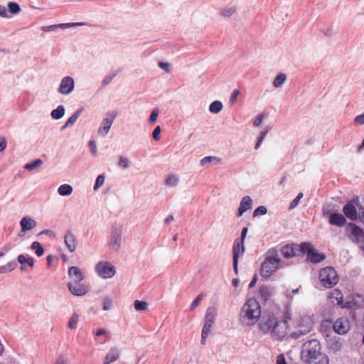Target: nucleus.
<instances>
[{"mask_svg": "<svg viewBox=\"0 0 364 364\" xmlns=\"http://www.w3.org/2000/svg\"><path fill=\"white\" fill-rule=\"evenodd\" d=\"M259 331L263 334H269L277 341H283L289 337L290 326L286 319H279L274 315L264 316L258 324Z\"/></svg>", "mask_w": 364, "mask_h": 364, "instance_id": "f257e3e1", "label": "nucleus"}, {"mask_svg": "<svg viewBox=\"0 0 364 364\" xmlns=\"http://www.w3.org/2000/svg\"><path fill=\"white\" fill-rule=\"evenodd\" d=\"M261 306L254 298L249 299L243 304L240 313V321L245 326L255 325L261 316Z\"/></svg>", "mask_w": 364, "mask_h": 364, "instance_id": "f03ea898", "label": "nucleus"}, {"mask_svg": "<svg viewBox=\"0 0 364 364\" xmlns=\"http://www.w3.org/2000/svg\"><path fill=\"white\" fill-rule=\"evenodd\" d=\"M280 262L281 259L277 250L275 249L269 250L267 252L266 259L261 265V276L266 278L272 276L279 269Z\"/></svg>", "mask_w": 364, "mask_h": 364, "instance_id": "7ed1b4c3", "label": "nucleus"}, {"mask_svg": "<svg viewBox=\"0 0 364 364\" xmlns=\"http://www.w3.org/2000/svg\"><path fill=\"white\" fill-rule=\"evenodd\" d=\"M318 278L321 285L326 289L334 287L340 279L338 272L331 266L321 268L318 272Z\"/></svg>", "mask_w": 364, "mask_h": 364, "instance_id": "20e7f679", "label": "nucleus"}, {"mask_svg": "<svg viewBox=\"0 0 364 364\" xmlns=\"http://www.w3.org/2000/svg\"><path fill=\"white\" fill-rule=\"evenodd\" d=\"M321 350V344L316 339H312L304 343L301 349V358L304 362L308 364L313 360L316 359L318 356L322 354Z\"/></svg>", "mask_w": 364, "mask_h": 364, "instance_id": "39448f33", "label": "nucleus"}, {"mask_svg": "<svg viewBox=\"0 0 364 364\" xmlns=\"http://www.w3.org/2000/svg\"><path fill=\"white\" fill-rule=\"evenodd\" d=\"M307 245H304V242L301 244H291L286 245L282 248V254L285 258H291L296 256L303 255V249L306 247Z\"/></svg>", "mask_w": 364, "mask_h": 364, "instance_id": "423d86ee", "label": "nucleus"}, {"mask_svg": "<svg viewBox=\"0 0 364 364\" xmlns=\"http://www.w3.org/2000/svg\"><path fill=\"white\" fill-rule=\"evenodd\" d=\"M348 237L357 244H360V249L364 250V231L355 224L349 225Z\"/></svg>", "mask_w": 364, "mask_h": 364, "instance_id": "0eeeda50", "label": "nucleus"}, {"mask_svg": "<svg viewBox=\"0 0 364 364\" xmlns=\"http://www.w3.org/2000/svg\"><path fill=\"white\" fill-rule=\"evenodd\" d=\"M304 245H307V246L303 249V255L307 253V259L311 262L316 264L325 259L326 255L318 252L311 243L304 242Z\"/></svg>", "mask_w": 364, "mask_h": 364, "instance_id": "6e6552de", "label": "nucleus"}, {"mask_svg": "<svg viewBox=\"0 0 364 364\" xmlns=\"http://www.w3.org/2000/svg\"><path fill=\"white\" fill-rule=\"evenodd\" d=\"M98 275L104 279L112 277L115 274L114 267L107 262H100L95 266Z\"/></svg>", "mask_w": 364, "mask_h": 364, "instance_id": "1a4fd4ad", "label": "nucleus"}, {"mask_svg": "<svg viewBox=\"0 0 364 364\" xmlns=\"http://www.w3.org/2000/svg\"><path fill=\"white\" fill-rule=\"evenodd\" d=\"M122 230L120 228L114 226L111 230L109 245L113 250L119 251L121 248Z\"/></svg>", "mask_w": 364, "mask_h": 364, "instance_id": "9d476101", "label": "nucleus"}, {"mask_svg": "<svg viewBox=\"0 0 364 364\" xmlns=\"http://www.w3.org/2000/svg\"><path fill=\"white\" fill-rule=\"evenodd\" d=\"M75 87V81L73 77L66 76L61 80L58 92L64 95L70 94Z\"/></svg>", "mask_w": 364, "mask_h": 364, "instance_id": "9b49d317", "label": "nucleus"}, {"mask_svg": "<svg viewBox=\"0 0 364 364\" xmlns=\"http://www.w3.org/2000/svg\"><path fill=\"white\" fill-rule=\"evenodd\" d=\"M115 115L112 112H107L106 117L102 120V124L98 129V134L102 136H105L109 132L112 124L115 119Z\"/></svg>", "mask_w": 364, "mask_h": 364, "instance_id": "f8f14e48", "label": "nucleus"}, {"mask_svg": "<svg viewBox=\"0 0 364 364\" xmlns=\"http://www.w3.org/2000/svg\"><path fill=\"white\" fill-rule=\"evenodd\" d=\"M233 252V266L235 271L237 270L238 257L242 256L245 252L244 242L242 240H236L232 247Z\"/></svg>", "mask_w": 364, "mask_h": 364, "instance_id": "ddd939ff", "label": "nucleus"}, {"mask_svg": "<svg viewBox=\"0 0 364 364\" xmlns=\"http://www.w3.org/2000/svg\"><path fill=\"white\" fill-rule=\"evenodd\" d=\"M68 287L72 294L77 296H82L89 291V287L87 285L74 282H68Z\"/></svg>", "mask_w": 364, "mask_h": 364, "instance_id": "4468645a", "label": "nucleus"}, {"mask_svg": "<svg viewBox=\"0 0 364 364\" xmlns=\"http://www.w3.org/2000/svg\"><path fill=\"white\" fill-rule=\"evenodd\" d=\"M335 332L338 334H345L350 330V323L346 318H339L333 326Z\"/></svg>", "mask_w": 364, "mask_h": 364, "instance_id": "2eb2a0df", "label": "nucleus"}, {"mask_svg": "<svg viewBox=\"0 0 364 364\" xmlns=\"http://www.w3.org/2000/svg\"><path fill=\"white\" fill-rule=\"evenodd\" d=\"M65 245L70 252H74L77 248V238L71 230H68L64 236Z\"/></svg>", "mask_w": 364, "mask_h": 364, "instance_id": "dca6fc26", "label": "nucleus"}, {"mask_svg": "<svg viewBox=\"0 0 364 364\" xmlns=\"http://www.w3.org/2000/svg\"><path fill=\"white\" fill-rule=\"evenodd\" d=\"M20 225L21 227V231L18 234L20 237L23 236L21 232H24L33 229L37 225V222L28 216L23 217L20 221Z\"/></svg>", "mask_w": 364, "mask_h": 364, "instance_id": "f3484780", "label": "nucleus"}, {"mask_svg": "<svg viewBox=\"0 0 364 364\" xmlns=\"http://www.w3.org/2000/svg\"><path fill=\"white\" fill-rule=\"evenodd\" d=\"M84 25H85V23H82V22H81V23H65L51 25V26H43L42 28V30L45 32H50V31H55L58 28L65 29V28H69L74 27V26H84Z\"/></svg>", "mask_w": 364, "mask_h": 364, "instance_id": "a211bd4d", "label": "nucleus"}, {"mask_svg": "<svg viewBox=\"0 0 364 364\" xmlns=\"http://www.w3.org/2000/svg\"><path fill=\"white\" fill-rule=\"evenodd\" d=\"M328 299L332 305L339 306L343 302V296L341 291L338 289H335L328 294Z\"/></svg>", "mask_w": 364, "mask_h": 364, "instance_id": "6ab92c4d", "label": "nucleus"}, {"mask_svg": "<svg viewBox=\"0 0 364 364\" xmlns=\"http://www.w3.org/2000/svg\"><path fill=\"white\" fill-rule=\"evenodd\" d=\"M300 334H305L309 332L312 328V321L309 316H304L299 319L298 322Z\"/></svg>", "mask_w": 364, "mask_h": 364, "instance_id": "aec40b11", "label": "nucleus"}, {"mask_svg": "<svg viewBox=\"0 0 364 364\" xmlns=\"http://www.w3.org/2000/svg\"><path fill=\"white\" fill-rule=\"evenodd\" d=\"M343 211L346 217L351 220H355L358 218L357 210L352 201L347 203L343 206Z\"/></svg>", "mask_w": 364, "mask_h": 364, "instance_id": "412c9836", "label": "nucleus"}, {"mask_svg": "<svg viewBox=\"0 0 364 364\" xmlns=\"http://www.w3.org/2000/svg\"><path fill=\"white\" fill-rule=\"evenodd\" d=\"M68 276L72 279L71 282L80 283L83 279V274L77 267H70L68 269Z\"/></svg>", "mask_w": 364, "mask_h": 364, "instance_id": "4be33fe9", "label": "nucleus"}, {"mask_svg": "<svg viewBox=\"0 0 364 364\" xmlns=\"http://www.w3.org/2000/svg\"><path fill=\"white\" fill-rule=\"evenodd\" d=\"M252 200L250 196L242 198L237 210V216L240 217L245 212L252 208Z\"/></svg>", "mask_w": 364, "mask_h": 364, "instance_id": "5701e85b", "label": "nucleus"}, {"mask_svg": "<svg viewBox=\"0 0 364 364\" xmlns=\"http://www.w3.org/2000/svg\"><path fill=\"white\" fill-rule=\"evenodd\" d=\"M328 222L331 225L342 227L346 225V219L341 213H332L329 216Z\"/></svg>", "mask_w": 364, "mask_h": 364, "instance_id": "b1692460", "label": "nucleus"}, {"mask_svg": "<svg viewBox=\"0 0 364 364\" xmlns=\"http://www.w3.org/2000/svg\"><path fill=\"white\" fill-rule=\"evenodd\" d=\"M119 358V350L117 347L112 348L106 354L103 364H109L118 360Z\"/></svg>", "mask_w": 364, "mask_h": 364, "instance_id": "393cba45", "label": "nucleus"}, {"mask_svg": "<svg viewBox=\"0 0 364 364\" xmlns=\"http://www.w3.org/2000/svg\"><path fill=\"white\" fill-rule=\"evenodd\" d=\"M216 315V309L213 306L208 307L205 313L204 323L210 324L213 326L215 323Z\"/></svg>", "mask_w": 364, "mask_h": 364, "instance_id": "a878e982", "label": "nucleus"}, {"mask_svg": "<svg viewBox=\"0 0 364 364\" xmlns=\"http://www.w3.org/2000/svg\"><path fill=\"white\" fill-rule=\"evenodd\" d=\"M220 161V158L213 156H208L203 158L200 161V164L201 166L208 167L210 164L216 165L219 164Z\"/></svg>", "mask_w": 364, "mask_h": 364, "instance_id": "bb28decb", "label": "nucleus"}, {"mask_svg": "<svg viewBox=\"0 0 364 364\" xmlns=\"http://www.w3.org/2000/svg\"><path fill=\"white\" fill-rule=\"evenodd\" d=\"M81 113V110L78 109L75 112H74L72 116L67 120V122L65 123V124L61 127V130H64L67 127H72L75 122L77 121V118L79 117L80 114Z\"/></svg>", "mask_w": 364, "mask_h": 364, "instance_id": "cd10ccee", "label": "nucleus"}, {"mask_svg": "<svg viewBox=\"0 0 364 364\" xmlns=\"http://www.w3.org/2000/svg\"><path fill=\"white\" fill-rule=\"evenodd\" d=\"M272 296L271 289L267 286H261L259 290V296L267 301Z\"/></svg>", "mask_w": 364, "mask_h": 364, "instance_id": "c85d7f7f", "label": "nucleus"}, {"mask_svg": "<svg viewBox=\"0 0 364 364\" xmlns=\"http://www.w3.org/2000/svg\"><path fill=\"white\" fill-rule=\"evenodd\" d=\"M73 190V187L70 185L63 184L58 188V193L62 196H67L72 193Z\"/></svg>", "mask_w": 364, "mask_h": 364, "instance_id": "c756f323", "label": "nucleus"}, {"mask_svg": "<svg viewBox=\"0 0 364 364\" xmlns=\"http://www.w3.org/2000/svg\"><path fill=\"white\" fill-rule=\"evenodd\" d=\"M65 114V108L63 105H59L56 109H53L50 115L54 119H60Z\"/></svg>", "mask_w": 364, "mask_h": 364, "instance_id": "7c9ffc66", "label": "nucleus"}, {"mask_svg": "<svg viewBox=\"0 0 364 364\" xmlns=\"http://www.w3.org/2000/svg\"><path fill=\"white\" fill-rule=\"evenodd\" d=\"M17 267L16 261L8 262L6 265L0 266V274H5L11 272Z\"/></svg>", "mask_w": 364, "mask_h": 364, "instance_id": "2f4dec72", "label": "nucleus"}, {"mask_svg": "<svg viewBox=\"0 0 364 364\" xmlns=\"http://www.w3.org/2000/svg\"><path fill=\"white\" fill-rule=\"evenodd\" d=\"M223 109V103L220 101L215 100L209 106V111L213 114L219 113Z\"/></svg>", "mask_w": 364, "mask_h": 364, "instance_id": "473e14b6", "label": "nucleus"}, {"mask_svg": "<svg viewBox=\"0 0 364 364\" xmlns=\"http://www.w3.org/2000/svg\"><path fill=\"white\" fill-rule=\"evenodd\" d=\"M211 326L210 324L204 323L202 333H201V344L205 345L206 343V338L208 336L209 333L211 331Z\"/></svg>", "mask_w": 364, "mask_h": 364, "instance_id": "72a5a7b5", "label": "nucleus"}, {"mask_svg": "<svg viewBox=\"0 0 364 364\" xmlns=\"http://www.w3.org/2000/svg\"><path fill=\"white\" fill-rule=\"evenodd\" d=\"M43 164V161L40 159H37L30 163H27L24 168L26 170H28V171H33L34 169H36L39 167H41Z\"/></svg>", "mask_w": 364, "mask_h": 364, "instance_id": "f704fd0d", "label": "nucleus"}, {"mask_svg": "<svg viewBox=\"0 0 364 364\" xmlns=\"http://www.w3.org/2000/svg\"><path fill=\"white\" fill-rule=\"evenodd\" d=\"M31 248L33 250H35L36 255L38 257L42 256L44 253V248L41 243L37 241H35L31 244Z\"/></svg>", "mask_w": 364, "mask_h": 364, "instance_id": "c9c22d12", "label": "nucleus"}, {"mask_svg": "<svg viewBox=\"0 0 364 364\" xmlns=\"http://www.w3.org/2000/svg\"><path fill=\"white\" fill-rule=\"evenodd\" d=\"M179 181V178L175 175H169L166 180V184L171 187L177 186Z\"/></svg>", "mask_w": 364, "mask_h": 364, "instance_id": "e433bc0d", "label": "nucleus"}, {"mask_svg": "<svg viewBox=\"0 0 364 364\" xmlns=\"http://www.w3.org/2000/svg\"><path fill=\"white\" fill-rule=\"evenodd\" d=\"M286 80H287L286 75L283 73H280L276 77V78L274 80L273 84H274V87H281L284 83Z\"/></svg>", "mask_w": 364, "mask_h": 364, "instance_id": "4c0bfd02", "label": "nucleus"}, {"mask_svg": "<svg viewBox=\"0 0 364 364\" xmlns=\"http://www.w3.org/2000/svg\"><path fill=\"white\" fill-rule=\"evenodd\" d=\"M134 305L136 311H145L148 308V303L143 301L136 300Z\"/></svg>", "mask_w": 364, "mask_h": 364, "instance_id": "58836bf2", "label": "nucleus"}, {"mask_svg": "<svg viewBox=\"0 0 364 364\" xmlns=\"http://www.w3.org/2000/svg\"><path fill=\"white\" fill-rule=\"evenodd\" d=\"M9 11L11 14H16L21 11V8L17 3L15 2H9L8 4Z\"/></svg>", "mask_w": 364, "mask_h": 364, "instance_id": "ea45409f", "label": "nucleus"}, {"mask_svg": "<svg viewBox=\"0 0 364 364\" xmlns=\"http://www.w3.org/2000/svg\"><path fill=\"white\" fill-rule=\"evenodd\" d=\"M118 165L124 169L127 168L130 166V161L128 158L122 156L119 157Z\"/></svg>", "mask_w": 364, "mask_h": 364, "instance_id": "a19ab883", "label": "nucleus"}, {"mask_svg": "<svg viewBox=\"0 0 364 364\" xmlns=\"http://www.w3.org/2000/svg\"><path fill=\"white\" fill-rule=\"evenodd\" d=\"M105 178L103 174L99 175L97 177L95 183L94 188H93L95 191L98 190L104 184Z\"/></svg>", "mask_w": 364, "mask_h": 364, "instance_id": "79ce46f5", "label": "nucleus"}, {"mask_svg": "<svg viewBox=\"0 0 364 364\" xmlns=\"http://www.w3.org/2000/svg\"><path fill=\"white\" fill-rule=\"evenodd\" d=\"M268 132H269V129H264L263 131H262V132L260 133V135L257 139V141L255 144V149H257L260 146L264 139L265 138L266 135L267 134Z\"/></svg>", "mask_w": 364, "mask_h": 364, "instance_id": "37998d69", "label": "nucleus"}, {"mask_svg": "<svg viewBox=\"0 0 364 364\" xmlns=\"http://www.w3.org/2000/svg\"><path fill=\"white\" fill-rule=\"evenodd\" d=\"M204 299V295L203 294H199L192 302L190 309L191 311L194 310L197 306H198L200 302Z\"/></svg>", "mask_w": 364, "mask_h": 364, "instance_id": "c03bdc74", "label": "nucleus"}, {"mask_svg": "<svg viewBox=\"0 0 364 364\" xmlns=\"http://www.w3.org/2000/svg\"><path fill=\"white\" fill-rule=\"evenodd\" d=\"M159 114V109L158 108L154 109L149 118V122L151 124H154L156 121Z\"/></svg>", "mask_w": 364, "mask_h": 364, "instance_id": "a18cd8bd", "label": "nucleus"}, {"mask_svg": "<svg viewBox=\"0 0 364 364\" xmlns=\"http://www.w3.org/2000/svg\"><path fill=\"white\" fill-rule=\"evenodd\" d=\"M77 321H78V316L75 314H73L69 320V322L68 324V327L71 329L76 328Z\"/></svg>", "mask_w": 364, "mask_h": 364, "instance_id": "49530a36", "label": "nucleus"}, {"mask_svg": "<svg viewBox=\"0 0 364 364\" xmlns=\"http://www.w3.org/2000/svg\"><path fill=\"white\" fill-rule=\"evenodd\" d=\"M302 193H299L298 196L291 202L289 206V210L294 208L299 203V200L303 198Z\"/></svg>", "mask_w": 364, "mask_h": 364, "instance_id": "de8ad7c7", "label": "nucleus"}, {"mask_svg": "<svg viewBox=\"0 0 364 364\" xmlns=\"http://www.w3.org/2000/svg\"><path fill=\"white\" fill-rule=\"evenodd\" d=\"M267 208L264 206H259L254 210L253 216L256 217L258 215H265L267 213Z\"/></svg>", "mask_w": 364, "mask_h": 364, "instance_id": "09e8293b", "label": "nucleus"}, {"mask_svg": "<svg viewBox=\"0 0 364 364\" xmlns=\"http://www.w3.org/2000/svg\"><path fill=\"white\" fill-rule=\"evenodd\" d=\"M112 306V300L109 297H105L103 299V310H109Z\"/></svg>", "mask_w": 364, "mask_h": 364, "instance_id": "8fccbe9b", "label": "nucleus"}, {"mask_svg": "<svg viewBox=\"0 0 364 364\" xmlns=\"http://www.w3.org/2000/svg\"><path fill=\"white\" fill-rule=\"evenodd\" d=\"M160 133H161V127L160 126H157L155 127L152 132L153 139L156 141H159L160 139Z\"/></svg>", "mask_w": 364, "mask_h": 364, "instance_id": "3c124183", "label": "nucleus"}, {"mask_svg": "<svg viewBox=\"0 0 364 364\" xmlns=\"http://www.w3.org/2000/svg\"><path fill=\"white\" fill-rule=\"evenodd\" d=\"M264 118H265V115L264 114H259L257 117V118L254 120L253 125L255 127L260 126Z\"/></svg>", "mask_w": 364, "mask_h": 364, "instance_id": "603ef678", "label": "nucleus"}, {"mask_svg": "<svg viewBox=\"0 0 364 364\" xmlns=\"http://www.w3.org/2000/svg\"><path fill=\"white\" fill-rule=\"evenodd\" d=\"M88 145L90 149L92 154L93 156H95L97 154V146L95 141L94 140H90L89 141Z\"/></svg>", "mask_w": 364, "mask_h": 364, "instance_id": "864d4df0", "label": "nucleus"}, {"mask_svg": "<svg viewBox=\"0 0 364 364\" xmlns=\"http://www.w3.org/2000/svg\"><path fill=\"white\" fill-rule=\"evenodd\" d=\"M240 94V90L238 89H235L233 90L231 97H230V102L231 104H235L237 102V96Z\"/></svg>", "mask_w": 364, "mask_h": 364, "instance_id": "5fc2aeb1", "label": "nucleus"}, {"mask_svg": "<svg viewBox=\"0 0 364 364\" xmlns=\"http://www.w3.org/2000/svg\"><path fill=\"white\" fill-rule=\"evenodd\" d=\"M116 73H114L112 75H107L102 80V85H108L113 78L116 76Z\"/></svg>", "mask_w": 364, "mask_h": 364, "instance_id": "6e6d98bb", "label": "nucleus"}, {"mask_svg": "<svg viewBox=\"0 0 364 364\" xmlns=\"http://www.w3.org/2000/svg\"><path fill=\"white\" fill-rule=\"evenodd\" d=\"M276 364H287L285 357L283 354H279L277 357Z\"/></svg>", "mask_w": 364, "mask_h": 364, "instance_id": "4d7b16f0", "label": "nucleus"}, {"mask_svg": "<svg viewBox=\"0 0 364 364\" xmlns=\"http://www.w3.org/2000/svg\"><path fill=\"white\" fill-rule=\"evenodd\" d=\"M159 66L160 68L164 70L166 72H169L170 65L168 63L159 62Z\"/></svg>", "mask_w": 364, "mask_h": 364, "instance_id": "13d9d810", "label": "nucleus"}, {"mask_svg": "<svg viewBox=\"0 0 364 364\" xmlns=\"http://www.w3.org/2000/svg\"><path fill=\"white\" fill-rule=\"evenodd\" d=\"M38 235H48L50 237H55L54 232L50 230H43L41 232H39Z\"/></svg>", "mask_w": 364, "mask_h": 364, "instance_id": "bf43d9fd", "label": "nucleus"}, {"mask_svg": "<svg viewBox=\"0 0 364 364\" xmlns=\"http://www.w3.org/2000/svg\"><path fill=\"white\" fill-rule=\"evenodd\" d=\"M355 122L359 124H364V114L357 116Z\"/></svg>", "mask_w": 364, "mask_h": 364, "instance_id": "052dcab7", "label": "nucleus"}, {"mask_svg": "<svg viewBox=\"0 0 364 364\" xmlns=\"http://www.w3.org/2000/svg\"><path fill=\"white\" fill-rule=\"evenodd\" d=\"M0 17H2V18L8 17L6 8L1 5H0Z\"/></svg>", "mask_w": 364, "mask_h": 364, "instance_id": "680f3d73", "label": "nucleus"}, {"mask_svg": "<svg viewBox=\"0 0 364 364\" xmlns=\"http://www.w3.org/2000/svg\"><path fill=\"white\" fill-rule=\"evenodd\" d=\"M6 146V142L4 137H0V152L4 151Z\"/></svg>", "mask_w": 364, "mask_h": 364, "instance_id": "e2e57ef3", "label": "nucleus"}, {"mask_svg": "<svg viewBox=\"0 0 364 364\" xmlns=\"http://www.w3.org/2000/svg\"><path fill=\"white\" fill-rule=\"evenodd\" d=\"M247 230H248L247 228H246V227H245V228H244L242 229V232H241V237H240V238H238L237 240H242V241H243V242H244L245 238V237H246V235H247Z\"/></svg>", "mask_w": 364, "mask_h": 364, "instance_id": "0e129e2a", "label": "nucleus"}, {"mask_svg": "<svg viewBox=\"0 0 364 364\" xmlns=\"http://www.w3.org/2000/svg\"><path fill=\"white\" fill-rule=\"evenodd\" d=\"M17 260L21 264H24L26 263V258L23 255H19L17 257Z\"/></svg>", "mask_w": 364, "mask_h": 364, "instance_id": "69168bd1", "label": "nucleus"}, {"mask_svg": "<svg viewBox=\"0 0 364 364\" xmlns=\"http://www.w3.org/2000/svg\"><path fill=\"white\" fill-rule=\"evenodd\" d=\"M359 210H360V213H359V216H358L359 219L363 223H364V207L363 208L360 207Z\"/></svg>", "mask_w": 364, "mask_h": 364, "instance_id": "338daca9", "label": "nucleus"}, {"mask_svg": "<svg viewBox=\"0 0 364 364\" xmlns=\"http://www.w3.org/2000/svg\"><path fill=\"white\" fill-rule=\"evenodd\" d=\"M55 364H68V362L64 358L60 356L56 360Z\"/></svg>", "mask_w": 364, "mask_h": 364, "instance_id": "774afa93", "label": "nucleus"}]
</instances>
